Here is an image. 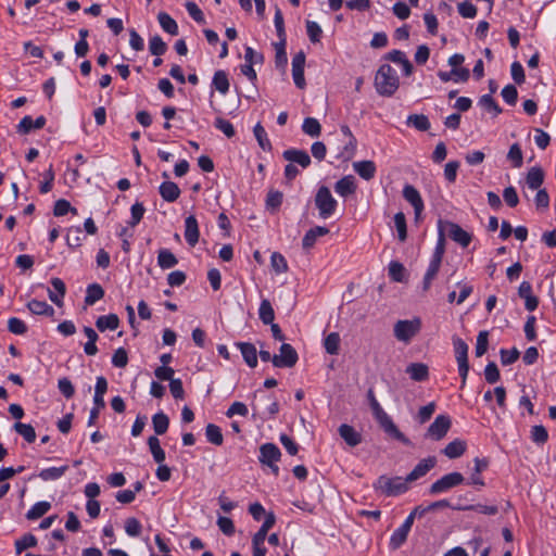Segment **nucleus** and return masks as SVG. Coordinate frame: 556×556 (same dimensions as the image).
Wrapping results in <instances>:
<instances>
[{"label": "nucleus", "instance_id": "obj_1", "mask_svg": "<svg viewBox=\"0 0 556 556\" xmlns=\"http://www.w3.org/2000/svg\"><path fill=\"white\" fill-rule=\"evenodd\" d=\"M367 399L369 401V405L372 412V415L379 426L382 428V430L389 434L390 437L394 438L395 440L409 445L410 441L408 438H406L395 426L392 418L383 410L379 402L377 401L374 390L369 389L367 392Z\"/></svg>", "mask_w": 556, "mask_h": 556}, {"label": "nucleus", "instance_id": "obj_2", "mask_svg": "<svg viewBox=\"0 0 556 556\" xmlns=\"http://www.w3.org/2000/svg\"><path fill=\"white\" fill-rule=\"evenodd\" d=\"M400 79L395 70L389 64H382L375 76V88L380 96L391 97L399 89Z\"/></svg>", "mask_w": 556, "mask_h": 556}, {"label": "nucleus", "instance_id": "obj_3", "mask_svg": "<svg viewBox=\"0 0 556 556\" xmlns=\"http://www.w3.org/2000/svg\"><path fill=\"white\" fill-rule=\"evenodd\" d=\"M372 488L384 496H397L408 490V483L405 478L382 475L374 482Z\"/></svg>", "mask_w": 556, "mask_h": 556}, {"label": "nucleus", "instance_id": "obj_4", "mask_svg": "<svg viewBox=\"0 0 556 556\" xmlns=\"http://www.w3.org/2000/svg\"><path fill=\"white\" fill-rule=\"evenodd\" d=\"M421 320L420 318L397 320L394 324L393 332L394 337L404 343L410 342V340L420 331Z\"/></svg>", "mask_w": 556, "mask_h": 556}, {"label": "nucleus", "instance_id": "obj_5", "mask_svg": "<svg viewBox=\"0 0 556 556\" xmlns=\"http://www.w3.org/2000/svg\"><path fill=\"white\" fill-rule=\"evenodd\" d=\"M315 205L319 212V216L326 219L334 213L338 202L332 197L330 189L326 186H321L315 195Z\"/></svg>", "mask_w": 556, "mask_h": 556}, {"label": "nucleus", "instance_id": "obj_6", "mask_svg": "<svg viewBox=\"0 0 556 556\" xmlns=\"http://www.w3.org/2000/svg\"><path fill=\"white\" fill-rule=\"evenodd\" d=\"M299 359L295 349L289 343H282L279 354L273 356V365L278 368H291Z\"/></svg>", "mask_w": 556, "mask_h": 556}, {"label": "nucleus", "instance_id": "obj_7", "mask_svg": "<svg viewBox=\"0 0 556 556\" xmlns=\"http://www.w3.org/2000/svg\"><path fill=\"white\" fill-rule=\"evenodd\" d=\"M453 344H454V352H455L456 361L458 364V371L462 377V382H463V384H465L467 375L469 371L468 357H467L468 345L460 338H454Z\"/></svg>", "mask_w": 556, "mask_h": 556}, {"label": "nucleus", "instance_id": "obj_8", "mask_svg": "<svg viewBox=\"0 0 556 556\" xmlns=\"http://www.w3.org/2000/svg\"><path fill=\"white\" fill-rule=\"evenodd\" d=\"M440 227L444 229V233L447 235L453 241L466 248L471 242V235L464 230L459 225L452 222H440Z\"/></svg>", "mask_w": 556, "mask_h": 556}, {"label": "nucleus", "instance_id": "obj_9", "mask_svg": "<svg viewBox=\"0 0 556 556\" xmlns=\"http://www.w3.org/2000/svg\"><path fill=\"white\" fill-rule=\"evenodd\" d=\"M464 482V477L459 472H451L439 480H437L434 483L431 484L429 492L430 494H439L443 493L454 486H457Z\"/></svg>", "mask_w": 556, "mask_h": 556}, {"label": "nucleus", "instance_id": "obj_10", "mask_svg": "<svg viewBox=\"0 0 556 556\" xmlns=\"http://www.w3.org/2000/svg\"><path fill=\"white\" fill-rule=\"evenodd\" d=\"M452 425L447 415H439L429 426L426 435L432 440L439 441L445 437Z\"/></svg>", "mask_w": 556, "mask_h": 556}, {"label": "nucleus", "instance_id": "obj_11", "mask_svg": "<svg viewBox=\"0 0 556 556\" xmlns=\"http://www.w3.org/2000/svg\"><path fill=\"white\" fill-rule=\"evenodd\" d=\"M305 54L299 52L292 59V77L298 88L303 89L306 85L304 78Z\"/></svg>", "mask_w": 556, "mask_h": 556}, {"label": "nucleus", "instance_id": "obj_12", "mask_svg": "<svg viewBox=\"0 0 556 556\" xmlns=\"http://www.w3.org/2000/svg\"><path fill=\"white\" fill-rule=\"evenodd\" d=\"M435 457H428L420 460L405 478L407 480V483L416 481L419 478L424 477L430 469H432L435 466Z\"/></svg>", "mask_w": 556, "mask_h": 556}, {"label": "nucleus", "instance_id": "obj_13", "mask_svg": "<svg viewBox=\"0 0 556 556\" xmlns=\"http://www.w3.org/2000/svg\"><path fill=\"white\" fill-rule=\"evenodd\" d=\"M403 197L413 205L416 217H419L424 210V202L419 191L414 186L406 185L403 189Z\"/></svg>", "mask_w": 556, "mask_h": 556}, {"label": "nucleus", "instance_id": "obj_14", "mask_svg": "<svg viewBox=\"0 0 556 556\" xmlns=\"http://www.w3.org/2000/svg\"><path fill=\"white\" fill-rule=\"evenodd\" d=\"M260 462L263 465H273L279 462L281 457L280 450L273 443H265L260 447Z\"/></svg>", "mask_w": 556, "mask_h": 556}, {"label": "nucleus", "instance_id": "obj_15", "mask_svg": "<svg viewBox=\"0 0 556 556\" xmlns=\"http://www.w3.org/2000/svg\"><path fill=\"white\" fill-rule=\"evenodd\" d=\"M518 294L525 300V306L528 311H534L539 305V300L532 294V286L528 281H522L518 288Z\"/></svg>", "mask_w": 556, "mask_h": 556}, {"label": "nucleus", "instance_id": "obj_16", "mask_svg": "<svg viewBox=\"0 0 556 556\" xmlns=\"http://www.w3.org/2000/svg\"><path fill=\"white\" fill-rule=\"evenodd\" d=\"M51 285L54 290H48V295L51 302H53L56 306L61 307L63 305V298L66 292L65 283L60 278H52Z\"/></svg>", "mask_w": 556, "mask_h": 556}, {"label": "nucleus", "instance_id": "obj_17", "mask_svg": "<svg viewBox=\"0 0 556 556\" xmlns=\"http://www.w3.org/2000/svg\"><path fill=\"white\" fill-rule=\"evenodd\" d=\"M199 226L197 218L193 215H190L185 220V238L186 241L194 247L199 241Z\"/></svg>", "mask_w": 556, "mask_h": 556}, {"label": "nucleus", "instance_id": "obj_18", "mask_svg": "<svg viewBox=\"0 0 556 556\" xmlns=\"http://www.w3.org/2000/svg\"><path fill=\"white\" fill-rule=\"evenodd\" d=\"M238 349L240 350L244 362L248 366L251 368H254L257 366V351L254 344L248 343V342H238L236 344Z\"/></svg>", "mask_w": 556, "mask_h": 556}, {"label": "nucleus", "instance_id": "obj_19", "mask_svg": "<svg viewBox=\"0 0 556 556\" xmlns=\"http://www.w3.org/2000/svg\"><path fill=\"white\" fill-rule=\"evenodd\" d=\"M283 157L293 163H298L303 168H306L311 164V157L304 150L289 149L283 152Z\"/></svg>", "mask_w": 556, "mask_h": 556}, {"label": "nucleus", "instance_id": "obj_20", "mask_svg": "<svg viewBox=\"0 0 556 556\" xmlns=\"http://www.w3.org/2000/svg\"><path fill=\"white\" fill-rule=\"evenodd\" d=\"M356 190L355 178L352 175L344 176L334 185V191L341 197L353 194Z\"/></svg>", "mask_w": 556, "mask_h": 556}, {"label": "nucleus", "instance_id": "obj_21", "mask_svg": "<svg viewBox=\"0 0 556 556\" xmlns=\"http://www.w3.org/2000/svg\"><path fill=\"white\" fill-rule=\"evenodd\" d=\"M340 437L350 446H356L362 442V435L352 426L343 424L339 427Z\"/></svg>", "mask_w": 556, "mask_h": 556}, {"label": "nucleus", "instance_id": "obj_22", "mask_svg": "<svg viewBox=\"0 0 556 556\" xmlns=\"http://www.w3.org/2000/svg\"><path fill=\"white\" fill-rule=\"evenodd\" d=\"M406 372L414 381H425L429 377L428 366L424 363H412L406 367Z\"/></svg>", "mask_w": 556, "mask_h": 556}, {"label": "nucleus", "instance_id": "obj_23", "mask_svg": "<svg viewBox=\"0 0 556 556\" xmlns=\"http://www.w3.org/2000/svg\"><path fill=\"white\" fill-rule=\"evenodd\" d=\"M466 448V442L464 440L456 439L450 442L442 452L446 457L454 459L460 457L465 453Z\"/></svg>", "mask_w": 556, "mask_h": 556}, {"label": "nucleus", "instance_id": "obj_24", "mask_svg": "<svg viewBox=\"0 0 556 556\" xmlns=\"http://www.w3.org/2000/svg\"><path fill=\"white\" fill-rule=\"evenodd\" d=\"M328 232H329V229L326 227H323V226H316L314 228H311L305 233V236L302 240L303 248L306 250L311 249L315 244L317 238L326 236Z\"/></svg>", "mask_w": 556, "mask_h": 556}, {"label": "nucleus", "instance_id": "obj_25", "mask_svg": "<svg viewBox=\"0 0 556 556\" xmlns=\"http://www.w3.org/2000/svg\"><path fill=\"white\" fill-rule=\"evenodd\" d=\"M160 194L167 202L176 201L180 195L179 187L173 181H165L160 186Z\"/></svg>", "mask_w": 556, "mask_h": 556}, {"label": "nucleus", "instance_id": "obj_26", "mask_svg": "<svg viewBox=\"0 0 556 556\" xmlns=\"http://www.w3.org/2000/svg\"><path fill=\"white\" fill-rule=\"evenodd\" d=\"M354 170L364 179L370 180L376 174V165L372 161H361L353 164Z\"/></svg>", "mask_w": 556, "mask_h": 556}, {"label": "nucleus", "instance_id": "obj_27", "mask_svg": "<svg viewBox=\"0 0 556 556\" xmlns=\"http://www.w3.org/2000/svg\"><path fill=\"white\" fill-rule=\"evenodd\" d=\"M108 391V381L103 376L97 378L93 402L98 408H104V394Z\"/></svg>", "mask_w": 556, "mask_h": 556}, {"label": "nucleus", "instance_id": "obj_28", "mask_svg": "<svg viewBox=\"0 0 556 556\" xmlns=\"http://www.w3.org/2000/svg\"><path fill=\"white\" fill-rule=\"evenodd\" d=\"M212 85L222 94H226L229 91V79L225 71L219 70L214 73Z\"/></svg>", "mask_w": 556, "mask_h": 556}, {"label": "nucleus", "instance_id": "obj_29", "mask_svg": "<svg viewBox=\"0 0 556 556\" xmlns=\"http://www.w3.org/2000/svg\"><path fill=\"white\" fill-rule=\"evenodd\" d=\"M118 325H119V319L116 314H109L105 316H100L96 321L97 328L102 332L108 329L115 330V329H117Z\"/></svg>", "mask_w": 556, "mask_h": 556}, {"label": "nucleus", "instance_id": "obj_30", "mask_svg": "<svg viewBox=\"0 0 556 556\" xmlns=\"http://www.w3.org/2000/svg\"><path fill=\"white\" fill-rule=\"evenodd\" d=\"M68 466H61V467H50L42 469L38 477L43 481H54L59 480L64 476V473L67 471Z\"/></svg>", "mask_w": 556, "mask_h": 556}, {"label": "nucleus", "instance_id": "obj_31", "mask_svg": "<svg viewBox=\"0 0 556 556\" xmlns=\"http://www.w3.org/2000/svg\"><path fill=\"white\" fill-rule=\"evenodd\" d=\"M341 134L343 135L344 139L348 140L344 151L341 152V155L345 159H350L355 151L356 140H355L351 129L346 125L341 126Z\"/></svg>", "mask_w": 556, "mask_h": 556}, {"label": "nucleus", "instance_id": "obj_32", "mask_svg": "<svg viewBox=\"0 0 556 556\" xmlns=\"http://www.w3.org/2000/svg\"><path fill=\"white\" fill-rule=\"evenodd\" d=\"M440 266H441V261L431 258L428 269L425 274L424 280H422V288L425 291L430 289L432 281L434 280V278L437 277V275L439 273Z\"/></svg>", "mask_w": 556, "mask_h": 556}, {"label": "nucleus", "instance_id": "obj_33", "mask_svg": "<svg viewBox=\"0 0 556 556\" xmlns=\"http://www.w3.org/2000/svg\"><path fill=\"white\" fill-rule=\"evenodd\" d=\"M475 472L470 477V483L479 486L484 485L483 479L480 473L484 471L489 466V460L485 458H475Z\"/></svg>", "mask_w": 556, "mask_h": 556}, {"label": "nucleus", "instance_id": "obj_34", "mask_svg": "<svg viewBox=\"0 0 556 556\" xmlns=\"http://www.w3.org/2000/svg\"><path fill=\"white\" fill-rule=\"evenodd\" d=\"M27 307L35 315L52 316L54 314L53 307L45 301L31 300L28 302Z\"/></svg>", "mask_w": 556, "mask_h": 556}, {"label": "nucleus", "instance_id": "obj_35", "mask_svg": "<svg viewBox=\"0 0 556 556\" xmlns=\"http://www.w3.org/2000/svg\"><path fill=\"white\" fill-rule=\"evenodd\" d=\"M178 260L176 256L167 249H161L157 254V264L163 269H168L176 266Z\"/></svg>", "mask_w": 556, "mask_h": 556}, {"label": "nucleus", "instance_id": "obj_36", "mask_svg": "<svg viewBox=\"0 0 556 556\" xmlns=\"http://www.w3.org/2000/svg\"><path fill=\"white\" fill-rule=\"evenodd\" d=\"M544 179V173L540 167H532L527 175V185L530 189L536 190L541 187Z\"/></svg>", "mask_w": 556, "mask_h": 556}, {"label": "nucleus", "instance_id": "obj_37", "mask_svg": "<svg viewBox=\"0 0 556 556\" xmlns=\"http://www.w3.org/2000/svg\"><path fill=\"white\" fill-rule=\"evenodd\" d=\"M159 23L164 31L175 36L178 34V25L174 18L170 17L169 14L165 12H161L157 15Z\"/></svg>", "mask_w": 556, "mask_h": 556}, {"label": "nucleus", "instance_id": "obj_38", "mask_svg": "<svg viewBox=\"0 0 556 556\" xmlns=\"http://www.w3.org/2000/svg\"><path fill=\"white\" fill-rule=\"evenodd\" d=\"M302 130L309 137H318L321 132V126L318 119L314 117H306L302 124Z\"/></svg>", "mask_w": 556, "mask_h": 556}, {"label": "nucleus", "instance_id": "obj_39", "mask_svg": "<svg viewBox=\"0 0 556 556\" xmlns=\"http://www.w3.org/2000/svg\"><path fill=\"white\" fill-rule=\"evenodd\" d=\"M275 520L276 519H275L274 514L270 513V514L266 515L265 521L263 522V525L260 528V530L253 536V540L256 541V544L257 543H264V541L266 539V535H267V532L275 525Z\"/></svg>", "mask_w": 556, "mask_h": 556}, {"label": "nucleus", "instance_id": "obj_40", "mask_svg": "<svg viewBox=\"0 0 556 556\" xmlns=\"http://www.w3.org/2000/svg\"><path fill=\"white\" fill-rule=\"evenodd\" d=\"M258 314H260V319L265 325L271 324L274 321V319H275L274 308H273L270 302L268 300H266V299H264L261 302Z\"/></svg>", "mask_w": 556, "mask_h": 556}, {"label": "nucleus", "instance_id": "obj_41", "mask_svg": "<svg viewBox=\"0 0 556 556\" xmlns=\"http://www.w3.org/2000/svg\"><path fill=\"white\" fill-rule=\"evenodd\" d=\"M104 295V291L102 287L98 283L90 285L87 288V294L85 298V303L87 305H93L97 301L101 300Z\"/></svg>", "mask_w": 556, "mask_h": 556}, {"label": "nucleus", "instance_id": "obj_42", "mask_svg": "<svg viewBox=\"0 0 556 556\" xmlns=\"http://www.w3.org/2000/svg\"><path fill=\"white\" fill-rule=\"evenodd\" d=\"M205 435L208 442L215 445H222L224 438L222 430L214 424H208L205 428Z\"/></svg>", "mask_w": 556, "mask_h": 556}, {"label": "nucleus", "instance_id": "obj_43", "mask_svg": "<svg viewBox=\"0 0 556 556\" xmlns=\"http://www.w3.org/2000/svg\"><path fill=\"white\" fill-rule=\"evenodd\" d=\"M153 429L156 434H164L169 425V419L164 413H157L152 417Z\"/></svg>", "mask_w": 556, "mask_h": 556}, {"label": "nucleus", "instance_id": "obj_44", "mask_svg": "<svg viewBox=\"0 0 556 556\" xmlns=\"http://www.w3.org/2000/svg\"><path fill=\"white\" fill-rule=\"evenodd\" d=\"M407 125H412L420 131H426L430 128V122L424 114L409 115L407 117Z\"/></svg>", "mask_w": 556, "mask_h": 556}, {"label": "nucleus", "instance_id": "obj_45", "mask_svg": "<svg viewBox=\"0 0 556 556\" xmlns=\"http://www.w3.org/2000/svg\"><path fill=\"white\" fill-rule=\"evenodd\" d=\"M149 448L156 463L162 464L165 460V452L160 445V441L156 437H150L148 439Z\"/></svg>", "mask_w": 556, "mask_h": 556}, {"label": "nucleus", "instance_id": "obj_46", "mask_svg": "<svg viewBox=\"0 0 556 556\" xmlns=\"http://www.w3.org/2000/svg\"><path fill=\"white\" fill-rule=\"evenodd\" d=\"M14 430L21 434L28 443H31L36 439V431L31 425L16 422L13 426Z\"/></svg>", "mask_w": 556, "mask_h": 556}, {"label": "nucleus", "instance_id": "obj_47", "mask_svg": "<svg viewBox=\"0 0 556 556\" xmlns=\"http://www.w3.org/2000/svg\"><path fill=\"white\" fill-rule=\"evenodd\" d=\"M254 136L260 144V147L264 150V151H269L271 149V143L267 137V132L266 130L264 129V127L257 123L255 126H254Z\"/></svg>", "mask_w": 556, "mask_h": 556}, {"label": "nucleus", "instance_id": "obj_48", "mask_svg": "<svg viewBox=\"0 0 556 556\" xmlns=\"http://www.w3.org/2000/svg\"><path fill=\"white\" fill-rule=\"evenodd\" d=\"M50 508L51 505L49 502H38L27 511L26 517L29 520L38 519L42 517Z\"/></svg>", "mask_w": 556, "mask_h": 556}, {"label": "nucleus", "instance_id": "obj_49", "mask_svg": "<svg viewBox=\"0 0 556 556\" xmlns=\"http://www.w3.org/2000/svg\"><path fill=\"white\" fill-rule=\"evenodd\" d=\"M324 346H325L327 353H329L331 355L338 354L339 348H340L339 333H337V332L329 333L324 341Z\"/></svg>", "mask_w": 556, "mask_h": 556}, {"label": "nucleus", "instance_id": "obj_50", "mask_svg": "<svg viewBox=\"0 0 556 556\" xmlns=\"http://www.w3.org/2000/svg\"><path fill=\"white\" fill-rule=\"evenodd\" d=\"M479 104L486 111L493 113L494 116H497L502 113V109L494 101L491 94H484L480 98Z\"/></svg>", "mask_w": 556, "mask_h": 556}, {"label": "nucleus", "instance_id": "obj_51", "mask_svg": "<svg viewBox=\"0 0 556 556\" xmlns=\"http://www.w3.org/2000/svg\"><path fill=\"white\" fill-rule=\"evenodd\" d=\"M283 194L278 190H269L266 197V207L271 211L278 210L282 203Z\"/></svg>", "mask_w": 556, "mask_h": 556}, {"label": "nucleus", "instance_id": "obj_52", "mask_svg": "<svg viewBox=\"0 0 556 556\" xmlns=\"http://www.w3.org/2000/svg\"><path fill=\"white\" fill-rule=\"evenodd\" d=\"M167 46L160 36H153L149 41V50L153 55L160 56L166 52Z\"/></svg>", "mask_w": 556, "mask_h": 556}, {"label": "nucleus", "instance_id": "obj_53", "mask_svg": "<svg viewBox=\"0 0 556 556\" xmlns=\"http://www.w3.org/2000/svg\"><path fill=\"white\" fill-rule=\"evenodd\" d=\"M409 530L401 526L399 529H396L391 539H390V545L393 548H399L407 539Z\"/></svg>", "mask_w": 556, "mask_h": 556}, {"label": "nucleus", "instance_id": "obj_54", "mask_svg": "<svg viewBox=\"0 0 556 556\" xmlns=\"http://www.w3.org/2000/svg\"><path fill=\"white\" fill-rule=\"evenodd\" d=\"M37 544L35 535L27 533L15 542V549L17 554H21L24 549L34 547Z\"/></svg>", "mask_w": 556, "mask_h": 556}, {"label": "nucleus", "instance_id": "obj_55", "mask_svg": "<svg viewBox=\"0 0 556 556\" xmlns=\"http://www.w3.org/2000/svg\"><path fill=\"white\" fill-rule=\"evenodd\" d=\"M270 264L273 269L277 274L286 273L288 270V264L286 258L278 252H274L270 256Z\"/></svg>", "mask_w": 556, "mask_h": 556}, {"label": "nucleus", "instance_id": "obj_56", "mask_svg": "<svg viewBox=\"0 0 556 556\" xmlns=\"http://www.w3.org/2000/svg\"><path fill=\"white\" fill-rule=\"evenodd\" d=\"M286 38L279 39L278 42L275 43L276 49V64L277 66H285L288 62L287 53H286Z\"/></svg>", "mask_w": 556, "mask_h": 556}, {"label": "nucleus", "instance_id": "obj_57", "mask_svg": "<svg viewBox=\"0 0 556 556\" xmlns=\"http://www.w3.org/2000/svg\"><path fill=\"white\" fill-rule=\"evenodd\" d=\"M389 275L394 281L402 282L405 279V267L399 262H391Z\"/></svg>", "mask_w": 556, "mask_h": 556}, {"label": "nucleus", "instance_id": "obj_58", "mask_svg": "<svg viewBox=\"0 0 556 556\" xmlns=\"http://www.w3.org/2000/svg\"><path fill=\"white\" fill-rule=\"evenodd\" d=\"M68 212L77 214V210L67 200L60 199L55 202L53 210L55 216H64Z\"/></svg>", "mask_w": 556, "mask_h": 556}, {"label": "nucleus", "instance_id": "obj_59", "mask_svg": "<svg viewBox=\"0 0 556 556\" xmlns=\"http://www.w3.org/2000/svg\"><path fill=\"white\" fill-rule=\"evenodd\" d=\"M488 331H480L477 337V344H476V356L481 357L485 354L488 351L489 340H488Z\"/></svg>", "mask_w": 556, "mask_h": 556}, {"label": "nucleus", "instance_id": "obj_60", "mask_svg": "<svg viewBox=\"0 0 556 556\" xmlns=\"http://www.w3.org/2000/svg\"><path fill=\"white\" fill-rule=\"evenodd\" d=\"M394 224L399 233V239L404 241L407 237L406 232V218L402 212H399L394 215Z\"/></svg>", "mask_w": 556, "mask_h": 556}, {"label": "nucleus", "instance_id": "obj_61", "mask_svg": "<svg viewBox=\"0 0 556 556\" xmlns=\"http://www.w3.org/2000/svg\"><path fill=\"white\" fill-rule=\"evenodd\" d=\"M531 439L534 443L543 444L547 441L548 433L543 426H533L531 429Z\"/></svg>", "mask_w": 556, "mask_h": 556}, {"label": "nucleus", "instance_id": "obj_62", "mask_svg": "<svg viewBox=\"0 0 556 556\" xmlns=\"http://www.w3.org/2000/svg\"><path fill=\"white\" fill-rule=\"evenodd\" d=\"M500 354L503 365H510L515 363L520 356V352L516 348H513L511 350L502 349Z\"/></svg>", "mask_w": 556, "mask_h": 556}, {"label": "nucleus", "instance_id": "obj_63", "mask_svg": "<svg viewBox=\"0 0 556 556\" xmlns=\"http://www.w3.org/2000/svg\"><path fill=\"white\" fill-rule=\"evenodd\" d=\"M189 15L198 23L205 24V17L201 9L192 1L186 3Z\"/></svg>", "mask_w": 556, "mask_h": 556}, {"label": "nucleus", "instance_id": "obj_64", "mask_svg": "<svg viewBox=\"0 0 556 556\" xmlns=\"http://www.w3.org/2000/svg\"><path fill=\"white\" fill-rule=\"evenodd\" d=\"M8 329L14 334H24L27 331L25 323L16 317L8 320Z\"/></svg>", "mask_w": 556, "mask_h": 556}]
</instances>
